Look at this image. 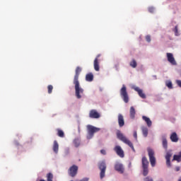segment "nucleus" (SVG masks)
I'll use <instances>...</instances> for the list:
<instances>
[{"instance_id": "36", "label": "nucleus", "mask_w": 181, "mask_h": 181, "mask_svg": "<svg viewBox=\"0 0 181 181\" xmlns=\"http://www.w3.org/2000/svg\"><path fill=\"white\" fill-rule=\"evenodd\" d=\"M100 153L102 155H107V152L104 149L100 150Z\"/></svg>"}, {"instance_id": "18", "label": "nucleus", "mask_w": 181, "mask_h": 181, "mask_svg": "<svg viewBox=\"0 0 181 181\" xmlns=\"http://www.w3.org/2000/svg\"><path fill=\"white\" fill-rule=\"evenodd\" d=\"M142 119L145 121V122L147 124V127H152V121L149 117L146 116H142Z\"/></svg>"}, {"instance_id": "37", "label": "nucleus", "mask_w": 181, "mask_h": 181, "mask_svg": "<svg viewBox=\"0 0 181 181\" xmlns=\"http://www.w3.org/2000/svg\"><path fill=\"white\" fill-rule=\"evenodd\" d=\"M176 83H177V86H178L179 87H181V81H180V80L176 81Z\"/></svg>"}, {"instance_id": "25", "label": "nucleus", "mask_w": 181, "mask_h": 181, "mask_svg": "<svg viewBox=\"0 0 181 181\" xmlns=\"http://www.w3.org/2000/svg\"><path fill=\"white\" fill-rule=\"evenodd\" d=\"M141 131H142L144 136H145V138H146V136H148V128L143 127H141Z\"/></svg>"}, {"instance_id": "12", "label": "nucleus", "mask_w": 181, "mask_h": 181, "mask_svg": "<svg viewBox=\"0 0 181 181\" xmlns=\"http://www.w3.org/2000/svg\"><path fill=\"white\" fill-rule=\"evenodd\" d=\"M89 117L90 118L98 119L100 118L101 115L95 110H91L89 112Z\"/></svg>"}, {"instance_id": "34", "label": "nucleus", "mask_w": 181, "mask_h": 181, "mask_svg": "<svg viewBox=\"0 0 181 181\" xmlns=\"http://www.w3.org/2000/svg\"><path fill=\"white\" fill-rule=\"evenodd\" d=\"M146 40L149 43L151 42V35H146Z\"/></svg>"}, {"instance_id": "6", "label": "nucleus", "mask_w": 181, "mask_h": 181, "mask_svg": "<svg viewBox=\"0 0 181 181\" xmlns=\"http://www.w3.org/2000/svg\"><path fill=\"white\" fill-rule=\"evenodd\" d=\"M87 129H88V135H87L88 139H91V138H93V136H94V134H95V132H98V131H100V128H97V127H95L94 126H91V125H88Z\"/></svg>"}, {"instance_id": "3", "label": "nucleus", "mask_w": 181, "mask_h": 181, "mask_svg": "<svg viewBox=\"0 0 181 181\" xmlns=\"http://www.w3.org/2000/svg\"><path fill=\"white\" fill-rule=\"evenodd\" d=\"M150 163L152 166V168H155V165H156V158H155V151L153 149L148 148L147 149Z\"/></svg>"}, {"instance_id": "2", "label": "nucleus", "mask_w": 181, "mask_h": 181, "mask_svg": "<svg viewBox=\"0 0 181 181\" xmlns=\"http://www.w3.org/2000/svg\"><path fill=\"white\" fill-rule=\"evenodd\" d=\"M117 136L119 141H122V142H124V144H126V145H128L133 151V152H135V148H134V144H132V142L129 141L121 132H117Z\"/></svg>"}, {"instance_id": "20", "label": "nucleus", "mask_w": 181, "mask_h": 181, "mask_svg": "<svg viewBox=\"0 0 181 181\" xmlns=\"http://www.w3.org/2000/svg\"><path fill=\"white\" fill-rule=\"evenodd\" d=\"M162 145L165 151L168 150V139H166L165 136L162 137Z\"/></svg>"}, {"instance_id": "1", "label": "nucleus", "mask_w": 181, "mask_h": 181, "mask_svg": "<svg viewBox=\"0 0 181 181\" xmlns=\"http://www.w3.org/2000/svg\"><path fill=\"white\" fill-rule=\"evenodd\" d=\"M81 73V67L77 66L75 70V75L74 77L73 83L75 86V95L78 100H80L84 94V89L80 86V81H78V77H80V74Z\"/></svg>"}, {"instance_id": "28", "label": "nucleus", "mask_w": 181, "mask_h": 181, "mask_svg": "<svg viewBox=\"0 0 181 181\" xmlns=\"http://www.w3.org/2000/svg\"><path fill=\"white\" fill-rule=\"evenodd\" d=\"M47 181H53V174L52 173L47 175Z\"/></svg>"}, {"instance_id": "21", "label": "nucleus", "mask_w": 181, "mask_h": 181, "mask_svg": "<svg viewBox=\"0 0 181 181\" xmlns=\"http://www.w3.org/2000/svg\"><path fill=\"white\" fill-rule=\"evenodd\" d=\"M129 114H130V118H132V119H134V118H135V114H136V112H135V108L134 107V106H132L130 107Z\"/></svg>"}, {"instance_id": "31", "label": "nucleus", "mask_w": 181, "mask_h": 181, "mask_svg": "<svg viewBox=\"0 0 181 181\" xmlns=\"http://www.w3.org/2000/svg\"><path fill=\"white\" fill-rule=\"evenodd\" d=\"M174 32H175V36H179V33H178V30H177V25H176L175 27Z\"/></svg>"}, {"instance_id": "23", "label": "nucleus", "mask_w": 181, "mask_h": 181, "mask_svg": "<svg viewBox=\"0 0 181 181\" xmlns=\"http://www.w3.org/2000/svg\"><path fill=\"white\" fill-rule=\"evenodd\" d=\"M86 81H93L94 80V75L91 73L86 74Z\"/></svg>"}, {"instance_id": "5", "label": "nucleus", "mask_w": 181, "mask_h": 181, "mask_svg": "<svg viewBox=\"0 0 181 181\" xmlns=\"http://www.w3.org/2000/svg\"><path fill=\"white\" fill-rule=\"evenodd\" d=\"M120 96L122 97L124 103H129V96L128 95V92L127 91V86H125V85H123L122 88L120 89Z\"/></svg>"}, {"instance_id": "19", "label": "nucleus", "mask_w": 181, "mask_h": 181, "mask_svg": "<svg viewBox=\"0 0 181 181\" xmlns=\"http://www.w3.org/2000/svg\"><path fill=\"white\" fill-rule=\"evenodd\" d=\"M52 149L54 153H59V143H57V141L56 140L54 141Z\"/></svg>"}, {"instance_id": "7", "label": "nucleus", "mask_w": 181, "mask_h": 181, "mask_svg": "<svg viewBox=\"0 0 181 181\" xmlns=\"http://www.w3.org/2000/svg\"><path fill=\"white\" fill-rule=\"evenodd\" d=\"M98 168L100 170V179H104L105 177V170H107V164L105 161H101L98 163Z\"/></svg>"}, {"instance_id": "13", "label": "nucleus", "mask_w": 181, "mask_h": 181, "mask_svg": "<svg viewBox=\"0 0 181 181\" xmlns=\"http://www.w3.org/2000/svg\"><path fill=\"white\" fill-rule=\"evenodd\" d=\"M172 151H168L165 155L166 165L168 168H170L172 164L170 163V158H172Z\"/></svg>"}, {"instance_id": "8", "label": "nucleus", "mask_w": 181, "mask_h": 181, "mask_svg": "<svg viewBox=\"0 0 181 181\" xmlns=\"http://www.w3.org/2000/svg\"><path fill=\"white\" fill-rule=\"evenodd\" d=\"M78 172V166L76 165H73L71 166L68 170V173L69 176L71 177H74L77 175V173Z\"/></svg>"}, {"instance_id": "14", "label": "nucleus", "mask_w": 181, "mask_h": 181, "mask_svg": "<svg viewBox=\"0 0 181 181\" xmlns=\"http://www.w3.org/2000/svg\"><path fill=\"white\" fill-rule=\"evenodd\" d=\"M100 56L101 54H98L93 62V66L95 71H100V62H98V57H100Z\"/></svg>"}, {"instance_id": "32", "label": "nucleus", "mask_w": 181, "mask_h": 181, "mask_svg": "<svg viewBox=\"0 0 181 181\" xmlns=\"http://www.w3.org/2000/svg\"><path fill=\"white\" fill-rule=\"evenodd\" d=\"M148 12H150V13H153V12H155V8L153 7H149L148 8Z\"/></svg>"}, {"instance_id": "30", "label": "nucleus", "mask_w": 181, "mask_h": 181, "mask_svg": "<svg viewBox=\"0 0 181 181\" xmlns=\"http://www.w3.org/2000/svg\"><path fill=\"white\" fill-rule=\"evenodd\" d=\"M74 145H75V146L77 148V147H78V146H80V140H78V139H75L74 141Z\"/></svg>"}, {"instance_id": "11", "label": "nucleus", "mask_w": 181, "mask_h": 181, "mask_svg": "<svg viewBox=\"0 0 181 181\" xmlns=\"http://www.w3.org/2000/svg\"><path fill=\"white\" fill-rule=\"evenodd\" d=\"M114 151L116 152L117 155H118V156H119L120 158H124V156H125V155L124 154V150H122L121 146H116L114 148Z\"/></svg>"}, {"instance_id": "9", "label": "nucleus", "mask_w": 181, "mask_h": 181, "mask_svg": "<svg viewBox=\"0 0 181 181\" xmlns=\"http://www.w3.org/2000/svg\"><path fill=\"white\" fill-rule=\"evenodd\" d=\"M132 88L133 90H134V91H136V93H138V95H139V97H141V98H143V99L146 98V95H145V93H144V90L139 88V87L133 86Z\"/></svg>"}, {"instance_id": "38", "label": "nucleus", "mask_w": 181, "mask_h": 181, "mask_svg": "<svg viewBox=\"0 0 181 181\" xmlns=\"http://www.w3.org/2000/svg\"><path fill=\"white\" fill-rule=\"evenodd\" d=\"M179 170H180V167L179 166L175 167V172H179Z\"/></svg>"}, {"instance_id": "39", "label": "nucleus", "mask_w": 181, "mask_h": 181, "mask_svg": "<svg viewBox=\"0 0 181 181\" xmlns=\"http://www.w3.org/2000/svg\"><path fill=\"white\" fill-rule=\"evenodd\" d=\"M178 181H181V177H179Z\"/></svg>"}, {"instance_id": "15", "label": "nucleus", "mask_w": 181, "mask_h": 181, "mask_svg": "<svg viewBox=\"0 0 181 181\" xmlns=\"http://www.w3.org/2000/svg\"><path fill=\"white\" fill-rule=\"evenodd\" d=\"M118 124L120 128H122L125 125V120H124V116L122 114L118 115Z\"/></svg>"}, {"instance_id": "26", "label": "nucleus", "mask_w": 181, "mask_h": 181, "mask_svg": "<svg viewBox=\"0 0 181 181\" xmlns=\"http://www.w3.org/2000/svg\"><path fill=\"white\" fill-rule=\"evenodd\" d=\"M130 66L133 69H135L138 64H136V61L135 59H132V61L130 62Z\"/></svg>"}, {"instance_id": "35", "label": "nucleus", "mask_w": 181, "mask_h": 181, "mask_svg": "<svg viewBox=\"0 0 181 181\" xmlns=\"http://www.w3.org/2000/svg\"><path fill=\"white\" fill-rule=\"evenodd\" d=\"M133 136L135 138V139H138V134H136V131L134 132Z\"/></svg>"}, {"instance_id": "17", "label": "nucleus", "mask_w": 181, "mask_h": 181, "mask_svg": "<svg viewBox=\"0 0 181 181\" xmlns=\"http://www.w3.org/2000/svg\"><path fill=\"white\" fill-rule=\"evenodd\" d=\"M170 139L172 142H178L179 137L177 136V134L176 132H173L170 136Z\"/></svg>"}, {"instance_id": "16", "label": "nucleus", "mask_w": 181, "mask_h": 181, "mask_svg": "<svg viewBox=\"0 0 181 181\" xmlns=\"http://www.w3.org/2000/svg\"><path fill=\"white\" fill-rule=\"evenodd\" d=\"M115 169L119 173H124V166L121 163H117L115 165Z\"/></svg>"}, {"instance_id": "27", "label": "nucleus", "mask_w": 181, "mask_h": 181, "mask_svg": "<svg viewBox=\"0 0 181 181\" xmlns=\"http://www.w3.org/2000/svg\"><path fill=\"white\" fill-rule=\"evenodd\" d=\"M165 86L170 89L173 88V85L172 84V81H167L165 82Z\"/></svg>"}, {"instance_id": "24", "label": "nucleus", "mask_w": 181, "mask_h": 181, "mask_svg": "<svg viewBox=\"0 0 181 181\" xmlns=\"http://www.w3.org/2000/svg\"><path fill=\"white\" fill-rule=\"evenodd\" d=\"M57 131L58 136H59L60 138H64V132H63V130L57 129Z\"/></svg>"}, {"instance_id": "29", "label": "nucleus", "mask_w": 181, "mask_h": 181, "mask_svg": "<svg viewBox=\"0 0 181 181\" xmlns=\"http://www.w3.org/2000/svg\"><path fill=\"white\" fill-rule=\"evenodd\" d=\"M47 90H48V94H52V92L53 91V86L49 85L47 86Z\"/></svg>"}, {"instance_id": "33", "label": "nucleus", "mask_w": 181, "mask_h": 181, "mask_svg": "<svg viewBox=\"0 0 181 181\" xmlns=\"http://www.w3.org/2000/svg\"><path fill=\"white\" fill-rule=\"evenodd\" d=\"M144 181H153V179L151 177H146L144 178Z\"/></svg>"}, {"instance_id": "22", "label": "nucleus", "mask_w": 181, "mask_h": 181, "mask_svg": "<svg viewBox=\"0 0 181 181\" xmlns=\"http://www.w3.org/2000/svg\"><path fill=\"white\" fill-rule=\"evenodd\" d=\"M173 162L177 160V162H181V151L179 152L178 155H174L173 158Z\"/></svg>"}, {"instance_id": "4", "label": "nucleus", "mask_w": 181, "mask_h": 181, "mask_svg": "<svg viewBox=\"0 0 181 181\" xmlns=\"http://www.w3.org/2000/svg\"><path fill=\"white\" fill-rule=\"evenodd\" d=\"M142 168H143V175L144 176H148V173H149V161H148V158L144 156L141 159Z\"/></svg>"}, {"instance_id": "10", "label": "nucleus", "mask_w": 181, "mask_h": 181, "mask_svg": "<svg viewBox=\"0 0 181 181\" xmlns=\"http://www.w3.org/2000/svg\"><path fill=\"white\" fill-rule=\"evenodd\" d=\"M167 59H168V62H169L170 64H173V66H176L177 63H176V60L175 59V57H173V54L168 52Z\"/></svg>"}]
</instances>
